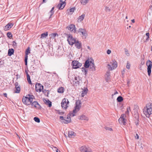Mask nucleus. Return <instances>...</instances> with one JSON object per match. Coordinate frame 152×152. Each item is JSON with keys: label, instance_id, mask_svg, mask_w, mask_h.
<instances>
[{"label": "nucleus", "instance_id": "nucleus-48", "mask_svg": "<svg viewBox=\"0 0 152 152\" xmlns=\"http://www.w3.org/2000/svg\"><path fill=\"white\" fill-rule=\"evenodd\" d=\"M135 138L137 139H138L139 138L138 135L137 134H136V135L135 136Z\"/></svg>", "mask_w": 152, "mask_h": 152}, {"label": "nucleus", "instance_id": "nucleus-15", "mask_svg": "<svg viewBox=\"0 0 152 152\" xmlns=\"http://www.w3.org/2000/svg\"><path fill=\"white\" fill-rule=\"evenodd\" d=\"M30 53V48L28 47V48L27 49V50L25 52V64L26 65H27V60L28 59V55L29 53Z\"/></svg>", "mask_w": 152, "mask_h": 152}, {"label": "nucleus", "instance_id": "nucleus-51", "mask_svg": "<svg viewBox=\"0 0 152 152\" xmlns=\"http://www.w3.org/2000/svg\"><path fill=\"white\" fill-rule=\"evenodd\" d=\"M125 72V69H123V71H122V75H124V72Z\"/></svg>", "mask_w": 152, "mask_h": 152}, {"label": "nucleus", "instance_id": "nucleus-7", "mask_svg": "<svg viewBox=\"0 0 152 152\" xmlns=\"http://www.w3.org/2000/svg\"><path fill=\"white\" fill-rule=\"evenodd\" d=\"M69 102L68 99L64 98L61 102V107L63 108L66 109L69 106Z\"/></svg>", "mask_w": 152, "mask_h": 152}, {"label": "nucleus", "instance_id": "nucleus-62", "mask_svg": "<svg viewBox=\"0 0 152 152\" xmlns=\"http://www.w3.org/2000/svg\"><path fill=\"white\" fill-rule=\"evenodd\" d=\"M136 124L137 125V124H138V122H137V123H136Z\"/></svg>", "mask_w": 152, "mask_h": 152}, {"label": "nucleus", "instance_id": "nucleus-33", "mask_svg": "<svg viewBox=\"0 0 152 152\" xmlns=\"http://www.w3.org/2000/svg\"><path fill=\"white\" fill-rule=\"evenodd\" d=\"M123 100V97L121 96H119L118 97L117 99V101L118 102H121Z\"/></svg>", "mask_w": 152, "mask_h": 152}, {"label": "nucleus", "instance_id": "nucleus-60", "mask_svg": "<svg viewBox=\"0 0 152 152\" xmlns=\"http://www.w3.org/2000/svg\"><path fill=\"white\" fill-rule=\"evenodd\" d=\"M151 50L152 51V45L151 47Z\"/></svg>", "mask_w": 152, "mask_h": 152}, {"label": "nucleus", "instance_id": "nucleus-2", "mask_svg": "<svg viewBox=\"0 0 152 152\" xmlns=\"http://www.w3.org/2000/svg\"><path fill=\"white\" fill-rule=\"evenodd\" d=\"M143 112L147 118H149L152 114V103H149L147 104L143 109Z\"/></svg>", "mask_w": 152, "mask_h": 152}, {"label": "nucleus", "instance_id": "nucleus-26", "mask_svg": "<svg viewBox=\"0 0 152 152\" xmlns=\"http://www.w3.org/2000/svg\"><path fill=\"white\" fill-rule=\"evenodd\" d=\"M74 10L75 8H72L70 9H67V12L68 15H71L74 12Z\"/></svg>", "mask_w": 152, "mask_h": 152}, {"label": "nucleus", "instance_id": "nucleus-40", "mask_svg": "<svg viewBox=\"0 0 152 152\" xmlns=\"http://www.w3.org/2000/svg\"><path fill=\"white\" fill-rule=\"evenodd\" d=\"M105 129L107 130H108L110 131H113V129L112 128H110L108 127L105 126Z\"/></svg>", "mask_w": 152, "mask_h": 152}, {"label": "nucleus", "instance_id": "nucleus-27", "mask_svg": "<svg viewBox=\"0 0 152 152\" xmlns=\"http://www.w3.org/2000/svg\"><path fill=\"white\" fill-rule=\"evenodd\" d=\"M48 33L47 32L42 33L41 35L40 38L42 39L45 38L48 36Z\"/></svg>", "mask_w": 152, "mask_h": 152}, {"label": "nucleus", "instance_id": "nucleus-63", "mask_svg": "<svg viewBox=\"0 0 152 152\" xmlns=\"http://www.w3.org/2000/svg\"><path fill=\"white\" fill-rule=\"evenodd\" d=\"M47 73H50L49 72H48Z\"/></svg>", "mask_w": 152, "mask_h": 152}, {"label": "nucleus", "instance_id": "nucleus-45", "mask_svg": "<svg viewBox=\"0 0 152 152\" xmlns=\"http://www.w3.org/2000/svg\"><path fill=\"white\" fill-rule=\"evenodd\" d=\"M28 69H25V72L26 75V76L28 75H29L28 74Z\"/></svg>", "mask_w": 152, "mask_h": 152}, {"label": "nucleus", "instance_id": "nucleus-41", "mask_svg": "<svg viewBox=\"0 0 152 152\" xmlns=\"http://www.w3.org/2000/svg\"><path fill=\"white\" fill-rule=\"evenodd\" d=\"M130 64L128 62H127V64H126V68L127 69H130Z\"/></svg>", "mask_w": 152, "mask_h": 152}, {"label": "nucleus", "instance_id": "nucleus-3", "mask_svg": "<svg viewBox=\"0 0 152 152\" xmlns=\"http://www.w3.org/2000/svg\"><path fill=\"white\" fill-rule=\"evenodd\" d=\"M34 96L32 95H28L26 96H24L22 99L23 102L25 105H30L32 103Z\"/></svg>", "mask_w": 152, "mask_h": 152}, {"label": "nucleus", "instance_id": "nucleus-28", "mask_svg": "<svg viewBox=\"0 0 152 152\" xmlns=\"http://www.w3.org/2000/svg\"><path fill=\"white\" fill-rule=\"evenodd\" d=\"M85 17V14H83L80 16H79L78 18V21L79 22H81L84 19Z\"/></svg>", "mask_w": 152, "mask_h": 152}, {"label": "nucleus", "instance_id": "nucleus-42", "mask_svg": "<svg viewBox=\"0 0 152 152\" xmlns=\"http://www.w3.org/2000/svg\"><path fill=\"white\" fill-rule=\"evenodd\" d=\"M57 113L59 114L60 115H62L64 114V112L60 111L59 110H58L57 111Z\"/></svg>", "mask_w": 152, "mask_h": 152}, {"label": "nucleus", "instance_id": "nucleus-57", "mask_svg": "<svg viewBox=\"0 0 152 152\" xmlns=\"http://www.w3.org/2000/svg\"><path fill=\"white\" fill-rule=\"evenodd\" d=\"M150 9L151 10H152V5L150 7Z\"/></svg>", "mask_w": 152, "mask_h": 152}, {"label": "nucleus", "instance_id": "nucleus-38", "mask_svg": "<svg viewBox=\"0 0 152 152\" xmlns=\"http://www.w3.org/2000/svg\"><path fill=\"white\" fill-rule=\"evenodd\" d=\"M7 36L9 38H11L12 37V35L10 32H8L7 33Z\"/></svg>", "mask_w": 152, "mask_h": 152}, {"label": "nucleus", "instance_id": "nucleus-44", "mask_svg": "<svg viewBox=\"0 0 152 152\" xmlns=\"http://www.w3.org/2000/svg\"><path fill=\"white\" fill-rule=\"evenodd\" d=\"M146 35L148 37L146 39V40H148L149 38V33H147L146 34Z\"/></svg>", "mask_w": 152, "mask_h": 152}, {"label": "nucleus", "instance_id": "nucleus-14", "mask_svg": "<svg viewBox=\"0 0 152 152\" xmlns=\"http://www.w3.org/2000/svg\"><path fill=\"white\" fill-rule=\"evenodd\" d=\"M80 151L81 152H93L89 148L86 146H82L80 148Z\"/></svg>", "mask_w": 152, "mask_h": 152}, {"label": "nucleus", "instance_id": "nucleus-56", "mask_svg": "<svg viewBox=\"0 0 152 152\" xmlns=\"http://www.w3.org/2000/svg\"><path fill=\"white\" fill-rule=\"evenodd\" d=\"M3 95L4 96L7 97V94L6 93H4L3 94Z\"/></svg>", "mask_w": 152, "mask_h": 152}, {"label": "nucleus", "instance_id": "nucleus-35", "mask_svg": "<svg viewBox=\"0 0 152 152\" xmlns=\"http://www.w3.org/2000/svg\"><path fill=\"white\" fill-rule=\"evenodd\" d=\"M131 111V109L130 107H129L127 108L126 111V114L129 115V112Z\"/></svg>", "mask_w": 152, "mask_h": 152}, {"label": "nucleus", "instance_id": "nucleus-16", "mask_svg": "<svg viewBox=\"0 0 152 152\" xmlns=\"http://www.w3.org/2000/svg\"><path fill=\"white\" fill-rule=\"evenodd\" d=\"M80 80V78L79 76L75 77L73 80L72 83L74 86H76L79 85Z\"/></svg>", "mask_w": 152, "mask_h": 152}, {"label": "nucleus", "instance_id": "nucleus-6", "mask_svg": "<svg viewBox=\"0 0 152 152\" xmlns=\"http://www.w3.org/2000/svg\"><path fill=\"white\" fill-rule=\"evenodd\" d=\"M77 32L83 38L86 39L88 36L87 32L86 29L84 28H79Z\"/></svg>", "mask_w": 152, "mask_h": 152}, {"label": "nucleus", "instance_id": "nucleus-22", "mask_svg": "<svg viewBox=\"0 0 152 152\" xmlns=\"http://www.w3.org/2000/svg\"><path fill=\"white\" fill-rule=\"evenodd\" d=\"M75 135V133L72 131L68 132V137H72Z\"/></svg>", "mask_w": 152, "mask_h": 152}, {"label": "nucleus", "instance_id": "nucleus-49", "mask_svg": "<svg viewBox=\"0 0 152 152\" xmlns=\"http://www.w3.org/2000/svg\"><path fill=\"white\" fill-rule=\"evenodd\" d=\"M125 54H126L127 56H129V53H128V51H125Z\"/></svg>", "mask_w": 152, "mask_h": 152}, {"label": "nucleus", "instance_id": "nucleus-31", "mask_svg": "<svg viewBox=\"0 0 152 152\" xmlns=\"http://www.w3.org/2000/svg\"><path fill=\"white\" fill-rule=\"evenodd\" d=\"M56 35H58L56 33H53L49 35L50 37L53 39L54 38Z\"/></svg>", "mask_w": 152, "mask_h": 152}, {"label": "nucleus", "instance_id": "nucleus-9", "mask_svg": "<svg viewBox=\"0 0 152 152\" xmlns=\"http://www.w3.org/2000/svg\"><path fill=\"white\" fill-rule=\"evenodd\" d=\"M146 65L147 66V72L148 75L150 76L151 73V68L152 67V62L150 60L148 61L146 63Z\"/></svg>", "mask_w": 152, "mask_h": 152}, {"label": "nucleus", "instance_id": "nucleus-47", "mask_svg": "<svg viewBox=\"0 0 152 152\" xmlns=\"http://www.w3.org/2000/svg\"><path fill=\"white\" fill-rule=\"evenodd\" d=\"M136 116L135 117V118L137 120H138L139 118V116L137 114L136 115Z\"/></svg>", "mask_w": 152, "mask_h": 152}, {"label": "nucleus", "instance_id": "nucleus-29", "mask_svg": "<svg viewBox=\"0 0 152 152\" xmlns=\"http://www.w3.org/2000/svg\"><path fill=\"white\" fill-rule=\"evenodd\" d=\"M14 52V50L13 49H9L8 51V55L9 56H11L13 54Z\"/></svg>", "mask_w": 152, "mask_h": 152}, {"label": "nucleus", "instance_id": "nucleus-61", "mask_svg": "<svg viewBox=\"0 0 152 152\" xmlns=\"http://www.w3.org/2000/svg\"><path fill=\"white\" fill-rule=\"evenodd\" d=\"M126 19H127V16H126Z\"/></svg>", "mask_w": 152, "mask_h": 152}, {"label": "nucleus", "instance_id": "nucleus-18", "mask_svg": "<svg viewBox=\"0 0 152 152\" xmlns=\"http://www.w3.org/2000/svg\"><path fill=\"white\" fill-rule=\"evenodd\" d=\"M15 90L14 93H19L20 91V88L19 86H18L17 82L15 83Z\"/></svg>", "mask_w": 152, "mask_h": 152}, {"label": "nucleus", "instance_id": "nucleus-30", "mask_svg": "<svg viewBox=\"0 0 152 152\" xmlns=\"http://www.w3.org/2000/svg\"><path fill=\"white\" fill-rule=\"evenodd\" d=\"M64 91V88L63 87L59 88L58 89V92L59 93H63Z\"/></svg>", "mask_w": 152, "mask_h": 152}, {"label": "nucleus", "instance_id": "nucleus-52", "mask_svg": "<svg viewBox=\"0 0 152 152\" xmlns=\"http://www.w3.org/2000/svg\"><path fill=\"white\" fill-rule=\"evenodd\" d=\"M86 70V68H82V72H84Z\"/></svg>", "mask_w": 152, "mask_h": 152}, {"label": "nucleus", "instance_id": "nucleus-11", "mask_svg": "<svg viewBox=\"0 0 152 152\" xmlns=\"http://www.w3.org/2000/svg\"><path fill=\"white\" fill-rule=\"evenodd\" d=\"M126 116L125 114H123L121 115V117L118 119V121L120 124L125 125L126 123V120L125 119Z\"/></svg>", "mask_w": 152, "mask_h": 152}, {"label": "nucleus", "instance_id": "nucleus-24", "mask_svg": "<svg viewBox=\"0 0 152 152\" xmlns=\"http://www.w3.org/2000/svg\"><path fill=\"white\" fill-rule=\"evenodd\" d=\"M32 106H34L36 108H38L39 106V105L38 102L36 101H34L33 102L31 103Z\"/></svg>", "mask_w": 152, "mask_h": 152}, {"label": "nucleus", "instance_id": "nucleus-46", "mask_svg": "<svg viewBox=\"0 0 152 152\" xmlns=\"http://www.w3.org/2000/svg\"><path fill=\"white\" fill-rule=\"evenodd\" d=\"M111 52V50H110L108 49L107 50V53L108 54H109Z\"/></svg>", "mask_w": 152, "mask_h": 152}, {"label": "nucleus", "instance_id": "nucleus-59", "mask_svg": "<svg viewBox=\"0 0 152 152\" xmlns=\"http://www.w3.org/2000/svg\"><path fill=\"white\" fill-rule=\"evenodd\" d=\"M54 9V7H53L52 8V9H51V10H52V11H53Z\"/></svg>", "mask_w": 152, "mask_h": 152}, {"label": "nucleus", "instance_id": "nucleus-23", "mask_svg": "<svg viewBox=\"0 0 152 152\" xmlns=\"http://www.w3.org/2000/svg\"><path fill=\"white\" fill-rule=\"evenodd\" d=\"M43 101L45 102V103L47 105H48L49 107H51L52 106V103L48 99H43Z\"/></svg>", "mask_w": 152, "mask_h": 152}, {"label": "nucleus", "instance_id": "nucleus-10", "mask_svg": "<svg viewBox=\"0 0 152 152\" xmlns=\"http://www.w3.org/2000/svg\"><path fill=\"white\" fill-rule=\"evenodd\" d=\"M72 67L73 69H76L79 68L82 66V64L77 61H73L72 62Z\"/></svg>", "mask_w": 152, "mask_h": 152}, {"label": "nucleus", "instance_id": "nucleus-5", "mask_svg": "<svg viewBox=\"0 0 152 152\" xmlns=\"http://www.w3.org/2000/svg\"><path fill=\"white\" fill-rule=\"evenodd\" d=\"M118 66L117 62L114 59L112 60L110 64H108L107 67L109 70H112L115 69Z\"/></svg>", "mask_w": 152, "mask_h": 152}, {"label": "nucleus", "instance_id": "nucleus-1", "mask_svg": "<svg viewBox=\"0 0 152 152\" xmlns=\"http://www.w3.org/2000/svg\"><path fill=\"white\" fill-rule=\"evenodd\" d=\"M81 102L79 100L76 101L75 103V106L73 111L69 113L66 118H64L62 116L59 117L61 123L64 124H67L71 121L70 118L69 117H73L76 115L77 113L80 110L81 107Z\"/></svg>", "mask_w": 152, "mask_h": 152}, {"label": "nucleus", "instance_id": "nucleus-34", "mask_svg": "<svg viewBox=\"0 0 152 152\" xmlns=\"http://www.w3.org/2000/svg\"><path fill=\"white\" fill-rule=\"evenodd\" d=\"M27 81L29 84H31V82L30 79V76L29 75L27 76Z\"/></svg>", "mask_w": 152, "mask_h": 152}, {"label": "nucleus", "instance_id": "nucleus-54", "mask_svg": "<svg viewBox=\"0 0 152 152\" xmlns=\"http://www.w3.org/2000/svg\"><path fill=\"white\" fill-rule=\"evenodd\" d=\"M87 69L86 70H85L84 72V73L86 75L87 74Z\"/></svg>", "mask_w": 152, "mask_h": 152}, {"label": "nucleus", "instance_id": "nucleus-25", "mask_svg": "<svg viewBox=\"0 0 152 152\" xmlns=\"http://www.w3.org/2000/svg\"><path fill=\"white\" fill-rule=\"evenodd\" d=\"M88 90L86 88H84V89L82 91V93L81 94V96L82 97H83L85 95H86L87 93Z\"/></svg>", "mask_w": 152, "mask_h": 152}, {"label": "nucleus", "instance_id": "nucleus-21", "mask_svg": "<svg viewBox=\"0 0 152 152\" xmlns=\"http://www.w3.org/2000/svg\"><path fill=\"white\" fill-rule=\"evenodd\" d=\"M65 5V2H61V3L58 4L57 7L60 10L62 9L64 7Z\"/></svg>", "mask_w": 152, "mask_h": 152}, {"label": "nucleus", "instance_id": "nucleus-37", "mask_svg": "<svg viewBox=\"0 0 152 152\" xmlns=\"http://www.w3.org/2000/svg\"><path fill=\"white\" fill-rule=\"evenodd\" d=\"M34 120L35 122L37 123H39L40 121L39 119L37 117H34Z\"/></svg>", "mask_w": 152, "mask_h": 152}, {"label": "nucleus", "instance_id": "nucleus-32", "mask_svg": "<svg viewBox=\"0 0 152 152\" xmlns=\"http://www.w3.org/2000/svg\"><path fill=\"white\" fill-rule=\"evenodd\" d=\"M80 2L83 5H85L88 2V0H80Z\"/></svg>", "mask_w": 152, "mask_h": 152}, {"label": "nucleus", "instance_id": "nucleus-50", "mask_svg": "<svg viewBox=\"0 0 152 152\" xmlns=\"http://www.w3.org/2000/svg\"><path fill=\"white\" fill-rule=\"evenodd\" d=\"M118 94V92L117 91H115L113 94H112V96H113V95Z\"/></svg>", "mask_w": 152, "mask_h": 152}, {"label": "nucleus", "instance_id": "nucleus-43", "mask_svg": "<svg viewBox=\"0 0 152 152\" xmlns=\"http://www.w3.org/2000/svg\"><path fill=\"white\" fill-rule=\"evenodd\" d=\"M16 43L15 42H14V41L13 42V47L14 48H15L16 47Z\"/></svg>", "mask_w": 152, "mask_h": 152}, {"label": "nucleus", "instance_id": "nucleus-58", "mask_svg": "<svg viewBox=\"0 0 152 152\" xmlns=\"http://www.w3.org/2000/svg\"><path fill=\"white\" fill-rule=\"evenodd\" d=\"M132 23H134V19L132 20Z\"/></svg>", "mask_w": 152, "mask_h": 152}, {"label": "nucleus", "instance_id": "nucleus-8", "mask_svg": "<svg viewBox=\"0 0 152 152\" xmlns=\"http://www.w3.org/2000/svg\"><path fill=\"white\" fill-rule=\"evenodd\" d=\"M67 40L69 44L72 45L75 43L77 39L74 38L72 35H69L68 36Z\"/></svg>", "mask_w": 152, "mask_h": 152}, {"label": "nucleus", "instance_id": "nucleus-55", "mask_svg": "<svg viewBox=\"0 0 152 152\" xmlns=\"http://www.w3.org/2000/svg\"><path fill=\"white\" fill-rule=\"evenodd\" d=\"M66 0H60V1L61 2H65Z\"/></svg>", "mask_w": 152, "mask_h": 152}, {"label": "nucleus", "instance_id": "nucleus-20", "mask_svg": "<svg viewBox=\"0 0 152 152\" xmlns=\"http://www.w3.org/2000/svg\"><path fill=\"white\" fill-rule=\"evenodd\" d=\"M79 119L81 120H84L86 121H88V118L85 115H82L79 117Z\"/></svg>", "mask_w": 152, "mask_h": 152}, {"label": "nucleus", "instance_id": "nucleus-53", "mask_svg": "<svg viewBox=\"0 0 152 152\" xmlns=\"http://www.w3.org/2000/svg\"><path fill=\"white\" fill-rule=\"evenodd\" d=\"M54 148H56V152H61L56 147H54Z\"/></svg>", "mask_w": 152, "mask_h": 152}, {"label": "nucleus", "instance_id": "nucleus-13", "mask_svg": "<svg viewBox=\"0 0 152 152\" xmlns=\"http://www.w3.org/2000/svg\"><path fill=\"white\" fill-rule=\"evenodd\" d=\"M43 89V86L39 83H37L35 85V89L37 91L40 92Z\"/></svg>", "mask_w": 152, "mask_h": 152}, {"label": "nucleus", "instance_id": "nucleus-39", "mask_svg": "<svg viewBox=\"0 0 152 152\" xmlns=\"http://www.w3.org/2000/svg\"><path fill=\"white\" fill-rule=\"evenodd\" d=\"M54 13V11H53L50 10L49 13L50 14V15L49 17V18H51L52 16L53 15Z\"/></svg>", "mask_w": 152, "mask_h": 152}, {"label": "nucleus", "instance_id": "nucleus-19", "mask_svg": "<svg viewBox=\"0 0 152 152\" xmlns=\"http://www.w3.org/2000/svg\"><path fill=\"white\" fill-rule=\"evenodd\" d=\"M13 25V24L12 23H9L7 25L5 26L4 29L5 30H9L10 28L12 27Z\"/></svg>", "mask_w": 152, "mask_h": 152}, {"label": "nucleus", "instance_id": "nucleus-64", "mask_svg": "<svg viewBox=\"0 0 152 152\" xmlns=\"http://www.w3.org/2000/svg\"><path fill=\"white\" fill-rule=\"evenodd\" d=\"M131 27V26H129V28H130Z\"/></svg>", "mask_w": 152, "mask_h": 152}, {"label": "nucleus", "instance_id": "nucleus-4", "mask_svg": "<svg viewBox=\"0 0 152 152\" xmlns=\"http://www.w3.org/2000/svg\"><path fill=\"white\" fill-rule=\"evenodd\" d=\"M84 66L86 68H88L90 67L91 70L92 71H94L96 70V66L94 63L93 60L90 61L88 60L86 61L85 63Z\"/></svg>", "mask_w": 152, "mask_h": 152}, {"label": "nucleus", "instance_id": "nucleus-12", "mask_svg": "<svg viewBox=\"0 0 152 152\" xmlns=\"http://www.w3.org/2000/svg\"><path fill=\"white\" fill-rule=\"evenodd\" d=\"M66 28L72 33H74L76 32L75 26L74 24H70Z\"/></svg>", "mask_w": 152, "mask_h": 152}, {"label": "nucleus", "instance_id": "nucleus-17", "mask_svg": "<svg viewBox=\"0 0 152 152\" xmlns=\"http://www.w3.org/2000/svg\"><path fill=\"white\" fill-rule=\"evenodd\" d=\"M76 47L78 49H81L82 48L81 42L77 40L74 43Z\"/></svg>", "mask_w": 152, "mask_h": 152}, {"label": "nucleus", "instance_id": "nucleus-36", "mask_svg": "<svg viewBox=\"0 0 152 152\" xmlns=\"http://www.w3.org/2000/svg\"><path fill=\"white\" fill-rule=\"evenodd\" d=\"M142 58L141 60V64L142 65H143L145 63L144 61V56L143 55V56H142Z\"/></svg>", "mask_w": 152, "mask_h": 152}]
</instances>
